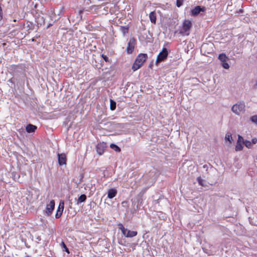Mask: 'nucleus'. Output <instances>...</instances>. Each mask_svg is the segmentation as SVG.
Returning a JSON list of instances; mask_svg holds the SVG:
<instances>
[{"label":"nucleus","mask_w":257,"mask_h":257,"mask_svg":"<svg viewBox=\"0 0 257 257\" xmlns=\"http://www.w3.org/2000/svg\"><path fill=\"white\" fill-rule=\"evenodd\" d=\"M148 58L147 54L141 53L136 58L132 66V69L135 71L140 68Z\"/></svg>","instance_id":"obj_1"},{"label":"nucleus","mask_w":257,"mask_h":257,"mask_svg":"<svg viewBox=\"0 0 257 257\" xmlns=\"http://www.w3.org/2000/svg\"><path fill=\"white\" fill-rule=\"evenodd\" d=\"M232 111L236 115H240L241 112L245 111V104L243 102H238L231 107Z\"/></svg>","instance_id":"obj_2"},{"label":"nucleus","mask_w":257,"mask_h":257,"mask_svg":"<svg viewBox=\"0 0 257 257\" xmlns=\"http://www.w3.org/2000/svg\"><path fill=\"white\" fill-rule=\"evenodd\" d=\"M192 25V23L190 21L185 20L183 24L182 29L180 31V34L183 35H189Z\"/></svg>","instance_id":"obj_3"},{"label":"nucleus","mask_w":257,"mask_h":257,"mask_svg":"<svg viewBox=\"0 0 257 257\" xmlns=\"http://www.w3.org/2000/svg\"><path fill=\"white\" fill-rule=\"evenodd\" d=\"M168 56V52L167 49L164 48L161 52L158 54L156 60V65H158L160 62L164 61L166 60Z\"/></svg>","instance_id":"obj_4"},{"label":"nucleus","mask_w":257,"mask_h":257,"mask_svg":"<svg viewBox=\"0 0 257 257\" xmlns=\"http://www.w3.org/2000/svg\"><path fill=\"white\" fill-rule=\"evenodd\" d=\"M55 208V201L52 200L50 201L49 204L47 205L46 210L45 211V214L47 216H50L53 212Z\"/></svg>","instance_id":"obj_5"},{"label":"nucleus","mask_w":257,"mask_h":257,"mask_svg":"<svg viewBox=\"0 0 257 257\" xmlns=\"http://www.w3.org/2000/svg\"><path fill=\"white\" fill-rule=\"evenodd\" d=\"M136 43V40L134 38H131L129 42L127 43V47L126 48V51L128 54H131L135 48Z\"/></svg>","instance_id":"obj_6"},{"label":"nucleus","mask_w":257,"mask_h":257,"mask_svg":"<svg viewBox=\"0 0 257 257\" xmlns=\"http://www.w3.org/2000/svg\"><path fill=\"white\" fill-rule=\"evenodd\" d=\"M106 147V144L104 142L99 143L96 146V150L97 154L99 155H102Z\"/></svg>","instance_id":"obj_7"},{"label":"nucleus","mask_w":257,"mask_h":257,"mask_svg":"<svg viewBox=\"0 0 257 257\" xmlns=\"http://www.w3.org/2000/svg\"><path fill=\"white\" fill-rule=\"evenodd\" d=\"M64 208V201H60L59 206L57 208L56 213L55 214V218H59L63 213Z\"/></svg>","instance_id":"obj_8"},{"label":"nucleus","mask_w":257,"mask_h":257,"mask_svg":"<svg viewBox=\"0 0 257 257\" xmlns=\"http://www.w3.org/2000/svg\"><path fill=\"white\" fill-rule=\"evenodd\" d=\"M205 11V8L204 7H201V6H198L195 7L191 11V15L193 16H196L198 15L201 12H204Z\"/></svg>","instance_id":"obj_9"},{"label":"nucleus","mask_w":257,"mask_h":257,"mask_svg":"<svg viewBox=\"0 0 257 257\" xmlns=\"http://www.w3.org/2000/svg\"><path fill=\"white\" fill-rule=\"evenodd\" d=\"M58 163L60 166L66 164V156L65 154H58Z\"/></svg>","instance_id":"obj_10"},{"label":"nucleus","mask_w":257,"mask_h":257,"mask_svg":"<svg viewBox=\"0 0 257 257\" xmlns=\"http://www.w3.org/2000/svg\"><path fill=\"white\" fill-rule=\"evenodd\" d=\"M117 190L115 188H111L107 191V197L109 199H112L117 194Z\"/></svg>","instance_id":"obj_11"},{"label":"nucleus","mask_w":257,"mask_h":257,"mask_svg":"<svg viewBox=\"0 0 257 257\" xmlns=\"http://www.w3.org/2000/svg\"><path fill=\"white\" fill-rule=\"evenodd\" d=\"M37 126L36 125H33L32 124H29L27 125L26 130V131L29 133H33L37 129Z\"/></svg>","instance_id":"obj_12"},{"label":"nucleus","mask_w":257,"mask_h":257,"mask_svg":"<svg viewBox=\"0 0 257 257\" xmlns=\"http://www.w3.org/2000/svg\"><path fill=\"white\" fill-rule=\"evenodd\" d=\"M86 195L85 194H82L76 200V204L78 205L81 203L84 202L86 201Z\"/></svg>","instance_id":"obj_13"},{"label":"nucleus","mask_w":257,"mask_h":257,"mask_svg":"<svg viewBox=\"0 0 257 257\" xmlns=\"http://www.w3.org/2000/svg\"><path fill=\"white\" fill-rule=\"evenodd\" d=\"M149 18L151 22L153 24L156 23V14L155 12H152L149 14Z\"/></svg>","instance_id":"obj_14"},{"label":"nucleus","mask_w":257,"mask_h":257,"mask_svg":"<svg viewBox=\"0 0 257 257\" xmlns=\"http://www.w3.org/2000/svg\"><path fill=\"white\" fill-rule=\"evenodd\" d=\"M218 59L222 62H226L227 60H228V58L224 53L219 54L218 56Z\"/></svg>","instance_id":"obj_15"},{"label":"nucleus","mask_w":257,"mask_h":257,"mask_svg":"<svg viewBox=\"0 0 257 257\" xmlns=\"http://www.w3.org/2000/svg\"><path fill=\"white\" fill-rule=\"evenodd\" d=\"M137 235V232L136 231H131L127 230V232L126 235V237H133Z\"/></svg>","instance_id":"obj_16"},{"label":"nucleus","mask_w":257,"mask_h":257,"mask_svg":"<svg viewBox=\"0 0 257 257\" xmlns=\"http://www.w3.org/2000/svg\"><path fill=\"white\" fill-rule=\"evenodd\" d=\"M149 175L152 177L153 181L155 180L157 178V174H156L154 169L153 171L151 170L150 171Z\"/></svg>","instance_id":"obj_17"},{"label":"nucleus","mask_w":257,"mask_h":257,"mask_svg":"<svg viewBox=\"0 0 257 257\" xmlns=\"http://www.w3.org/2000/svg\"><path fill=\"white\" fill-rule=\"evenodd\" d=\"M242 143H239L237 142L236 145L235 146V151H240L243 149V146Z\"/></svg>","instance_id":"obj_18"},{"label":"nucleus","mask_w":257,"mask_h":257,"mask_svg":"<svg viewBox=\"0 0 257 257\" xmlns=\"http://www.w3.org/2000/svg\"><path fill=\"white\" fill-rule=\"evenodd\" d=\"M110 147L111 149L114 150L116 152H120L121 151L120 148L114 144H110Z\"/></svg>","instance_id":"obj_19"},{"label":"nucleus","mask_w":257,"mask_h":257,"mask_svg":"<svg viewBox=\"0 0 257 257\" xmlns=\"http://www.w3.org/2000/svg\"><path fill=\"white\" fill-rule=\"evenodd\" d=\"M120 31L123 34L125 35L128 32V26H121L120 27Z\"/></svg>","instance_id":"obj_20"},{"label":"nucleus","mask_w":257,"mask_h":257,"mask_svg":"<svg viewBox=\"0 0 257 257\" xmlns=\"http://www.w3.org/2000/svg\"><path fill=\"white\" fill-rule=\"evenodd\" d=\"M110 108L111 110H114L116 108V102L112 99L110 100Z\"/></svg>","instance_id":"obj_21"},{"label":"nucleus","mask_w":257,"mask_h":257,"mask_svg":"<svg viewBox=\"0 0 257 257\" xmlns=\"http://www.w3.org/2000/svg\"><path fill=\"white\" fill-rule=\"evenodd\" d=\"M243 144L246 148L248 149H251L253 146V145L251 143V142L247 140H245V142H244Z\"/></svg>","instance_id":"obj_22"},{"label":"nucleus","mask_w":257,"mask_h":257,"mask_svg":"<svg viewBox=\"0 0 257 257\" xmlns=\"http://www.w3.org/2000/svg\"><path fill=\"white\" fill-rule=\"evenodd\" d=\"M197 180L199 184L202 186H205L204 183L205 182V181L201 178V177H198L197 178Z\"/></svg>","instance_id":"obj_23"},{"label":"nucleus","mask_w":257,"mask_h":257,"mask_svg":"<svg viewBox=\"0 0 257 257\" xmlns=\"http://www.w3.org/2000/svg\"><path fill=\"white\" fill-rule=\"evenodd\" d=\"M225 139L230 143H231V141H232V137L230 134H226Z\"/></svg>","instance_id":"obj_24"},{"label":"nucleus","mask_w":257,"mask_h":257,"mask_svg":"<svg viewBox=\"0 0 257 257\" xmlns=\"http://www.w3.org/2000/svg\"><path fill=\"white\" fill-rule=\"evenodd\" d=\"M250 120L257 124V115H253L250 117Z\"/></svg>","instance_id":"obj_25"},{"label":"nucleus","mask_w":257,"mask_h":257,"mask_svg":"<svg viewBox=\"0 0 257 257\" xmlns=\"http://www.w3.org/2000/svg\"><path fill=\"white\" fill-rule=\"evenodd\" d=\"M237 142H239V143H242L243 144L245 141L244 140L243 138L241 136L238 135Z\"/></svg>","instance_id":"obj_26"},{"label":"nucleus","mask_w":257,"mask_h":257,"mask_svg":"<svg viewBox=\"0 0 257 257\" xmlns=\"http://www.w3.org/2000/svg\"><path fill=\"white\" fill-rule=\"evenodd\" d=\"M61 245H62V246L63 248H64V250L68 252V253H69V249L67 247L66 244H65V243L64 242H62L61 243Z\"/></svg>","instance_id":"obj_27"},{"label":"nucleus","mask_w":257,"mask_h":257,"mask_svg":"<svg viewBox=\"0 0 257 257\" xmlns=\"http://www.w3.org/2000/svg\"><path fill=\"white\" fill-rule=\"evenodd\" d=\"M222 67L225 69H228L229 67V65L226 62H223L222 64Z\"/></svg>","instance_id":"obj_28"},{"label":"nucleus","mask_w":257,"mask_h":257,"mask_svg":"<svg viewBox=\"0 0 257 257\" xmlns=\"http://www.w3.org/2000/svg\"><path fill=\"white\" fill-rule=\"evenodd\" d=\"M183 1L184 0H177V2H176L177 7H181L183 4Z\"/></svg>","instance_id":"obj_29"},{"label":"nucleus","mask_w":257,"mask_h":257,"mask_svg":"<svg viewBox=\"0 0 257 257\" xmlns=\"http://www.w3.org/2000/svg\"><path fill=\"white\" fill-rule=\"evenodd\" d=\"M118 227L121 230V232H123L124 230H125V228L121 223H119L118 224Z\"/></svg>","instance_id":"obj_30"},{"label":"nucleus","mask_w":257,"mask_h":257,"mask_svg":"<svg viewBox=\"0 0 257 257\" xmlns=\"http://www.w3.org/2000/svg\"><path fill=\"white\" fill-rule=\"evenodd\" d=\"M101 57L106 62H109V59L107 56L102 54Z\"/></svg>","instance_id":"obj_31"},{"label":"nucleus","mask_w":257,"mask_h":257,"mask_svg":"<svg viewBox=\"0 0 257 257\" xmlns=\"http://www.w3.org/2000/svg\"><path fill=\"white\" fill-rule=\"evenodd\" d=\"M251 143L252 145L255 144L257 143V139L256 138H253L251 140Z\"/></svg>","instance_id":"obj_32"},{"label":"nucleus","mask_w":257,"mask_h":257,"mask_svg":"<svg viewBox=\"0 0 257 257\" xmlns=\"http://www.w3.org/2000/svg\"><path fill=\"white\" fill-rule=\"evenodd\" d=\"M3 19V10L1 7H0V21Z\"/></svg>","instance_id":"obj_33"},{"label":"nucleus","mask_w":257,"mask_h":257,"mask_svg":"<svg viewBox=\"0 0 257 257\" xmlns=\"http://www.w3.org/2000/svg\"><path fill=\"white\" fill-rule=\"evenodd\" d=\"M91 3L90 0H84V4L85 5H88Z\"/></svg>","instance_id":"obj_34"},{"label":"nucleus","mask_w":257,"mask_h":257,"mask_svg":"<svg viewBox=\"0 0 257 257\" xmlns=\"http://www.w3.org/2000/svg\"><path fill=\"white\" fill-rule=\"evenodd\" d=\"M83 12H84V10L82 9V10H81L79 11V16H80L81 18H82V14L83 13Z\"/></svg>","instance_id":"obj_35"},{"label":"nucleus","mask_w":257,"mask_h":257,"mask_svg":"<svg viewBox=\"0 0 257 257\" xmlns=\"http://www.w3.org/2000/svg\"><path fill=\"white\" fill-rule=\"evenodd\" d=\"M121 232L126 237V235L127 232V229L126 228H125V230H124L123 232Z\"/></svg>","instance_id":"obj_36"},{"label":"nucleus","mask_w":257,"mask_h":257,"mask_svg":"<svg viewBox=\"0 0 257 257\" xmlns=\"http://www.w3.org/2000/svg\"><path fill=\"white\" fill-rule=\"evenodd\" d=\"M253 88L254 89H256L257 88V80L256 81L255 83L254 84V85L253 86Z\"/></svg>","instance_id":"obj_37"},{"label":"nucleus","mask_w":257,"mask_h":257,"mask_svg":"<svg viewBox=\"0 0 257 257\" xmlns=\"http://www.w3.org/2000/svg\"><path fill=\"white\" fill-rule=\"evenodd\" d=\"M52 26V24H49L48 25V27H47V28H48L50 27H51V26Z\"/></svg>","instance_id":"obj_38"},{"label":"nucleus","mask_w":257,"mask_h":257,"mask_svg":"<svg viewBox=\"0 0 257 257\" xmlns=\"http://www.w3.org/2000/svg\"><path fill=\"white\" fill-rule=\"evenodd\" d=\"M152 66H153V64H150L149 65V67H150V68H152Z\"/></svg>","instance_id":"obj_39"},{"label":"nucleus","mask_w":257,"mask_h":257,"mask_svg":"<svg viewBox=\"0 0 257 257\" xmlns=\"http://www.w3.org/2000/svg\"><path fill=\"white\" fill-rule=\"evenodd\" d=\"M41 19L42 20L43 23H44V20L43 17L41 18Z\"/></svg>","instance_id":"obj_40"}]
</instances>
